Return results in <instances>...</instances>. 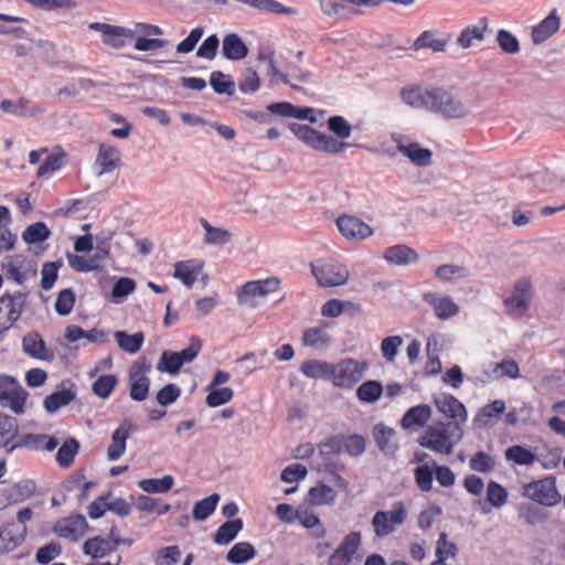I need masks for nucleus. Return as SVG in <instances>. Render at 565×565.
<instances>
[{
    "label": "nucleus",
    "mask_w": 565,
    "mask_h": 565,
    "mask_svg": "<svg viewBox=\"0 0 565 565\" xmlns=\"http://www.w3.org/2000/svg\"><path fill=\"white\" fill-rule=\"evenodd\" d=\"M88 28L99 32L103 43L113 49H122L131 40H134V49L139 52L159 51L168 45V41L152 38L163 34V30L156 24L135 22L131 28H126L93 22Z\"/></svg>",
    "instance_id": "1"
},
{
    "label": "nucleus",
    "mask_w": 565,
    "mask_h": 565,
    "mask_svg": "<svg viewBox=\"0 0 565 565\" xmlns=\"http://www.w3.org/2000/svg\"><path fill=\"white\" fill-rule=\"evenodd\" d=\"M463 428L459 423H437L429 426L418 437V444L433 452L440 455L452 454L455 447L462 440Z\"/></svg>",
    "instance_id": "2"
},
{
    "label": "nucleus",
    "mask_w": 565,
    "mask_h": 565,
    "mask_svg": "<svg viewBox=\"0 0 565 565\" xmlns=\"http://www.w3.org/2000/svg\"><path fill=\"white\" fill-rule=\"evenodd\" d=\"M430 113L446 120H461L471 116L465 96L452 87L435 86Z\"/></svg>",
    "instance_id": "3"
},
{
    "label": "nucleus",
    "mask_w": 565,
    "mask_h": 565,
    "mask_svg": "<svg viewBox=\"0 0 565 565\" xmlns=\"http://www.w3.org/2000/svg\"><path fill=\"white\" fill-rule=\"evenodd\" d=\"M367 369L366 361L345 358L338 363H331L330 381L335 387L349 390L362 380Z\"/></svg>",
    "instance_id": "4"
},
{
    "label": "nucleus",
    "mask_w": 565,
    "mask_h": 565,
    "mask_svg": "<svg viewBox=\"0 0 565 565\" xmlns=\"http://www.w3.org/2000/svg\"><path fill=\"white\" fill-rule=\"evenodd\" d=\"M407 519V510L403 501H396L390 511H376L371 524L377 537H385L394 533Z\"/></svg>",
    "instance_id": "5"
},
{
    "label": "nucleus",
    "mask_w": 565,
    "mask_h": 565,
    "mask_svg": "<svg viewBox=\"0 0 565 565\" xmlns=\"http://www.w3.org/2000/svg\"><path fill=\"white\" fill-rule=\"evenodd\" d=\"M291 130L301 141L317 151L334 154L341 152L347 146L345 142L338 141L309 126L294 125Z\"/></svg>",
    "instance_id": "6"
},
{
    "label": "nucleus",
    "mask_w": 565,
    "mask_h": 565,
    "mask_svg": "<svg viewBox=\"0 0 565 565\" xmlns=\"http://www.w3.org/2000/svg\"><path fill=\"white\" fill-rule=\"evenodd\" d=\"M311 273L318 285L324 288L343 286L350 279L349 268L335 262H317L311 265Z\"/></svg>",
    "instance_id": "7"
},
{
    "label": "nucleus",
    "mask_w": 565,
    "mask_h": 565,
    "mask_svg": "<svg viewBox=\"0 0 565 565\" xmlns=\"http://www.w3.org/2000/svg\"><path fill=\"white\" fill-rule=\"evenodd\" d=\"M28 392L12 376H0V404L14 414H23Z\"/></svg>",
    "instance_id": "8"
},
{
    "label": "nucleus",
    "mask_w": 565,
    "mask_h": 565,
    "mask_svg": "<svg viewBox=\"0 0 565 565\" xmlns=\"http://www.w3.org/2000/svg\"><path fill=\"white\" fill-rule=\"evenodd\" d=\"M522 494L546 507H553L561 500L555 481L552 478H545L524 484Z\"/></svg>",
    "instance_id": "9"
},
{
    "label": "nucleus",
    "mask_w": 565,
    "mask_h": 565,
    "mask_svg": "<svg viewBox=\"0 0 565 565\" xmlns=\"http://www.w3.org/2000/svg\"><path fill=\"white\" fill-rule=\"evenodd\" d=\"M435 86L407 85L399 90L401 102L415 110H431Z\"/></svg>",
    "instance_id": "10"
},
{
    "label": "nucleus",
    "mask_w": 565,
    "mask_h": 565,
    "mask_svg": "<svg viewBox=\"0 0 565 565\" xmlns=\"http://www.w3.org/2000/svg\"><path fill=\"white\" fill-rule=\"evenodd\" d=\"M25 299V295L21 292L0 297V333L9 330L20 319Z\"/></svg>",
    "instance_id": "11"
},
{
    "label": "nucleus",
    "mask_w": 565,
    "mask_h": 565,
    "mask_svg": "<svg viewBox=\"0 0 565 565\" xmlns=\"http://www.w3.org/2000/svg\"><path fill=\"white\" fill-rule=\"evenodd\" d=\"M396 150L418 168H427L433 164V151L423 147L419 142L405 139L401 136L393 138Z\"/></svg>",
    "instance_id": "12"
},
{
    "label": "nucleus",
    "mask_w": 565,
    "mask_h": 565,
    "mask_svg": "<svg viewBox=\"0 0 565 565\" xmlns=\"http://www.w3.org/2000/svg\"><path fill=\"white\" fill-rule=\"evenodd\" d=\"M532 298V285L529 279H520L510 296L504 299V305L510 315L522 316L530 307Z\"/></svg>",
    "instance_id": "13"
},
{
    "label": "nucleus",
    "mask_w": 565,
    "mask_h": 565,
    "mask_svg": "<svg viewBox=\"0 0 565 565\" xmlns=\"http://www.w3.org/2000/svg\"><path fill=\"white\" fill-rule=\"evenodd\" d=\"M423 300L431 308L435 317L439 320H449L460 311V306L448 295L427 291L423 294Z\"/></svg>",
    "instance_id": "14"
},
{
    "label": "nucleus",
    "mask_w": 565,
    "mask_h": 565,
    "mask_svg": "<svg viewBox=\"0 0 565 565\" xmlns=\"http://www.w3.org/2000/svg\"><path fill=\"white\" fill-rule=\"evenodd\" d=\"M149 369L150 366L145 361L135 362L130 367L129 395L134 401L141 402L148 397L150 380L147 377L146 373L149 371Z\"/></svg>",
    "instance_id": "15"
},
{
    "label": "nucleus",
    "mask_w": 565,
    "mask_h": 565,
    "mask_svg": "<svg viewBox=\"0 0 565 565\" xmlns=\"http://www.w3.org/2000/svg\"><path fill=\"white\" fill-rule=\"evenodd\" d=\"M337 226L339 232L347 239H364L373 235V228L361 218L343 214L338 217Z\"/></svg>",
    "instance_id": "16"
},
{
    "label": "nucleus",
    "mask_w": 565,
    "mask_h": 565,
    "mask_svg": "<svg viewBox=\"0 0 565 565\" xmlns=\"http://www.w3.org/2000/svg\"><path fill=\"white\" fill-rule=\"evenodd\" d=\"M437 409L446 417L452 419L451 423H459V426L467 420V411L465 405L455 396L441 393L434 398Z\"/></svg>",
    "instance_id": "17"
},
{
    "label": "nucleus",
    "mask_w": 565,
    "mask_h": 565,
    "mask_svg": "<svg viewBox=\"0 0 565 565\" xmlns=\"http://www.w3.org/2000/svg\"><path fill=\"white\" fill-rule=\"evenodd\" d=\"M279 287L280 279L277 277L248 281L243 286L238 300L241 303H245L246 298H264L277 291Z\"/></svg>",
    "instance_id": "18"
},
{
    "label": "nucleus",
    "mask_w": 565,
    "mask_h": 565,
    "mask_svg": "<svg viewBox=\"0 0 565 565\" xmlns=\"http://www.w3.org/2000/svg\"><path fill=\"white\" fill-rule=\"evenodd\" d=\"M22 348L25 354L42 361H52L53 352L47 349L45 341L38 332H30L22 339Z\"/></svg>",
    "instance_id": "19"
},
{
    "label": "nucleus",
    "mask_w": 565,
    "mask_h": 565,
    "mask_svg": "<svg viewBox=\"0 0 565 565\" xmlns=\"http://www.w3.org/2000/svg\"><path fill=\"white\" fill-rule=\"evenodd\" d=\"M135 429L129 420H124L111 435V443L107 448V457L115 461L119 459L126 451V441L131 431Z\"/></svg>",
    "instance_id": "20"
},
{
    "label": "nucleus",
    "mask_w": 565,
    "mask_h": 565,
    "mask_svg": "<svg viewBox=\"0 0 565 565\" xmlns=\"http://www.w3.org/2000/svg\"><path fill=\"white\" fill-rule=\"evenodd\" d=\"M120 153L119 150L109 143H100L96 157V166L98 167V174H107L115 171L119 167Z\"/></svg>",
    "instance_id": "21"
},
{
    "label": "nucleus",
    "mask_w": 565,
    "mask_h": 565,
    "mask_svg": "<svg viewBox=\"0 0 565 565\" xmlns=\"http://www.w3.org/2000/svg\"><path fill=\"white\" fill-rule=\"evenodd\" d=\"M561 26V19L556 11L553 10L544 20L534 25L531 31V40L539 45L554 35Z\"/></svg>",
    "instance_id": "22"
},
{
    "label": "nucleus",
    "mask_w": 565,
    "mask_h": 565,
    "mask_svg": "<svg viewBox=\"0 0 565 565\" xmlns=\"http://www.w3.org/2000/svg\"><path fill=\"white\" fill-rule=\"evenodd\" d=\"M87 521L83 515H74L58 521L54 526V532L65 539L77 540L85 533Z\"/></svg>",
    "instance_id": "23"
},
{
    "label": "nucleus",
    "mask_w": 565,
    "mask_h": 565,
    "mask_svg": "<svg viewBox=\"0 0 565 565\" xmlns=\"http://www.w3.org/2000/svg\"><path fill=\"white\" fill-rule=\"evenodd\" d=\"M489 28L487 18L479 19L475 25L466 26L457 36L456 43L463 50L472 46L473 42H483Z\"/></svg>",
    "instance_id": "24"
},
{
    "label": "nucleus",
    "mask_w": 565,
    "mask_h": 565,
    "mask_svg": "<svg viewBox=\"0 0 565 565\" xmlns=\"http://www.w3.org/2000/svg\"><path fill=\"white\" fill-rule=\"evenodd\" d=\"M19 426L15 418L0 413V449H6L7 454L15 450L13 445L17 443Z\"/></svg>",
    "instance_id": "25"
},
{
    "label": "nucleus",
    "mask_w": 565,
    "mask_h": 565,
    "mask_svg": "<svg viewBox=\"0 0 565 565\" xmlns=\"http://www.w3.org/2000/svg\"><path fill=\"white\" fill-rule=\"evenodd\" d=\"M58 445V441L54 437H50L45 434H25L22 436L18 435L17 443L13 448H30L33 450L44 449L47 451L54 450Z\"/></svg>",
    "instance_id": "26"
},
{
    "label": "nucleus",
    "mask_w": 565,
    "mask_h": 565,
    "mask_svg": "<svg viewBox=\"0 0 565 565\" xmlns=\"http://www.w3.org/2000/svg\"><path fill=\"white\" fill-rule=\"evenodd\" d=\"M384 259L396 266H407L419 260L417 252L407 245H394L385 249Z\"/></svg>",
    "instance_id": "27"
},
{
    "label": "nucleus",
    "mask_w": 565,
    "mask_h": 565,
    "mask_svg": "<svg viewBox=\"0 0 565 565\" xmlns=\"http://www.w3.org/2000/svg\"><path fill=\"white\" fill-rule=\"evenodd\" d=\"M0 108L4 113L14 114L21 117H36L44 114V108L32 104L26 98H20L18 100L3 99L0 103Z\"/></svg>",
    "instance_id": "28"
},
{
    "label": "nucleus",
    "mask_w": 565,
    "mask_h": 565,
    "mask_svg": "<svg viewBox=\"0 0 565 565\" xmlns=\"http://www.w3.org/2000/svg\"><path fill=\"white\" fill-rule=\"evenodd\" d=\"M26 527L18 529L15 524H7L0 529V554L10 553L24 540Z\"/></svg>",
    "instance_id": "29"
},
{
    "label": "nucleus",
    "mask_w": 565,
    "mask_h": 565,
    "mask_svg": "<svg viewBox=\"0 0 565 565\" xmlns=\"http://www.w3.org/2000/svg\"><path fill=\"white\" fill-rule=\"evenodd\" d=\"M488 369L489 371L486 372L484 376L482 377L483 382L490 380H500L503 377L515 380L520 376L519 365L512 359L503 360L500 363H489Z\"/></svg>",
    "instance_id": "30"
},
{
    "label": "nucleus",
    "mask_w": 565,
    "mask_h": 565,
    "mask_svg": "<svg viewBox=\"0 0 565 565\" xmlns=\"http://www.w3.org/2000/svg\"><path fill=\"white\" fill-rule=\"evenodd\" d=\"M115 551V544L111 541L110 534L105 537L96 535L87 540L83 545L84 554L93 558H103Z\"/></svg>",
    "instance_id": "31"
},
{
    "label": "nucleus",
    "mask_w": 565,
    "mask_h": 565,
    "mask_svg": "<svg viewBox=\"0 0 565 565\" xmlns=\"http://www.w3.org/2000/svg\"><path fill=\"white\" fill-rule=\"evenodd\" d=\"M322 13L329 18L345 19L355 15V7L350 0H320Z\"/></svg>",
    "instance_id": "32"
},
{
    "label": "nucleus",
    "mask_w": 565,
    "mask_h": 565,
    "mask_svg": "<svg viewBox=\"0 0 565 565\" xmlns=\"http://www.w3.org/2000/svg\"><path fill=\"white\" fill-rule=\"evenodd\" d=\"M433 409L429 405L422 404L407 409L401 420L404 429L415 426L423 427L431 418Z\"/></svg>",
    "instance_id": "33"
},
{
    "label": "nucleus",
    "mask_w": 565,
    "mask_h": 565,
    "mask_svg": "<svg viewBox=\"0 0 565 565\" xmlns=\"http://www.w3.org/2000/svg\"><path fill=\"white\" fill-rule=\"evenodd\" d=\"M435 277L443 282L468 279L470 269L462 264H441L434 270Z\"/></svg>",
    "instance_id": "34"
},
{
    "label": "nucleus",
    "mask_w": 565,
    "mask_h": 565,
    "mask_svg": "<svg viewBox=\"0 0 565 565\" xmlns=\"http://www.w3.org/2000/svg\"><path fill=\"white\" fill-rule=\"evenodd\" d=\"M331 343V337L326 327L307 328L302 332V344L316 350H324Z\"/></svg>",
    "instance_id": "35"
},
{
    "label": "nucleus",
    "mask_w": 565,
    "mask_h": 565,
    "mask_svg": "<svg viewBox=\"0 0 565 565\" xmlns=\"http://www.w3.org/2000/svg\"><path fill=\"white\" fill-rule=\"evenodd\" d=\"M71 384L70 387L63 388L61 391L54 392L47 395L43 401V406L49 414H54L61 407L71 404L76 399V391Z\"/></svg>",
    "instance_id": "36"
},
{
    "label": "nucleus",
    "mask_w": 565,
    "mask_h": 565,
    "mask_svg": "<svg viewBox=\"0 0 565 565\" xmlns=\"http://www.w3.org/2000/svg\"><path fill=\"white\" fill-rule=\"evenodd\" d=\"M374 439L377 447L385 455H394L398 448L395 430L383 424H377L373 429Z\"/></svg>",
    "instance_id": "37"
},
{
    "label": "nucleus",
    "mask_w": 565,
    "mask_h": 565,
    "mask_svg": "<svg viewBox=\"0 0 565 565\" xmlns=\"http://www.w3.org/2000/svg\"><path fill=\"white\" fill-rule=\"evenodd\" d=\"M222 53L225 58L236 61L245 58L248 54V49L237 34L231 33L223 39Z\"/></svg>",
    "instance_id": "38"
},
{
    "label": "nucleus",
    "mask_w": 565,
    "mask_h": 565,
    "mask_svg": "<svg viewBox=\"0 0 565 565\" xmlns=\"http://www.w3.org/2000/svg\"><path fill=\"white\" fill-rule=\"evenodd\" d=\"M257 60L259 62H265L267 64V75L271 77L270 83L276 84L277 79L281 81L286 85H290L294 89H299L298 86L292 85L290 83L289 76L287 74L281 73L275 62V53L269 49H262L257 54Z\"/></svg>",
    "instance_id": "39"
},
{
    "label": "nucleus",
    "mask_w": 565,
    "mask_h": 565,
    "mask_svg": "<svg viewBox=\"0 0 565 565\" xmlns=\"http://www.w3.org/2000/svg\"><path fill=\"white\" fill-rule=\"evenodd\" d=\"M201 270L202 266L195 260L178 262L174 265L173 277L181 280L188 288H191Z\"/></svg>",
    "instance_id": "40"
},
{
    "label": "nucleus",
    "mask_w": 565,
    "mask_h": 565,
    "mask_svg": "<svg viewBox=\"0 0 565 565\" xmlns=\"http://www.w3.org/2000/svg\"><path fill=\"white\" fill-rule=\"evenodd\" d=\"M447 44V39L437 38L434 31L427 30L414 41L413 49L414 51L429 49L434 53H441L446 51Z\"/></svg>",
    "instance_id": "41"
},
{
    "label": "nucleus",
    "mask_w": 565,
    "mask_h": 565,
    "mask_svg": "<svg viewBox=\"0 0 565 565\" xmlns=\"http://www.w3.org/2000/svg\"><path fill=\"white\" fill-rule=\"evenodd\" d=\"M360 312L361 306L353 301L341 300V299H330L324 302L321 307V315L326 318H337L341 316L343 312Z\"/></svg>",
    "instance_id": "42"
},
{
    "label": "nucleus",
    "mask_w": 565,
    "mask_h": 565,
    "mask_svg": "<svg viewBox=\"0 0 565 565\" xmlns=\"http://www.w3.org/2000/svg\"><path fill=\"white\" fill-rule=\"evenodd\" d=\"M35 491V484L31 480H21L6 489L8 504L20 503L29 499Z\"/></svg>",
    "instance_id": "43"
},
{
    "label": "nucleus",
    "mask_w": 565,
    "mask_h": 565,
    "mask_svg": "<svg viewBox=\"0 0 565 565\" xmlns=\"http://www.w3.org/2000/svg\"><path fill=\"white\" fill-rule=\"evenodd\" d=\"M337 492L327 484H318L312 487L307 497V503L311 505H327L335 501Z\"/></svg>",
    "instance_id": "44"
},
{
    "label": "nucleus",
    "mask_w": 565,
    "mask_h": 565,
    "mask_svg": "<svg viewBox=\"0 0 565 565\" xmlns=\"http://www.w3.org/2000/svg\"><path fill=\"white\" fill-rule=\"evenodd\" d=\"M243 529V521L235 519L223 523L214 534L213 541L218 545L232 542Z\"/></svg>",
    "instance_id": "45"
},
{
    "label": "nucleus",
    "mask_w": 565,
    "mask_h": 565,
    "mask_svg": "<svg viewBox=\"0 0 565 565\" xmlns=\"http://www.w3.org/2000/svg\"><path fill=\"white\" fill-rule=\"evenodd\" d=\"M256 556V550L248 542L234 544L226 554V561L231 564H244Z\"/></svg>",
    "instance_id": "46"
},
{
    "label": "nucleus",
    "mask_w": 565,
    "mask_h": 565,
    "mask_svg": "<svg viewBox=\"0 0 565 565\" xmlns=\"http://www.w3.org/2000/svg\"><path fill=\"white\" fill-rule=\"evenodd\" d=\"M2 268L6 275L17 284L22 285L25 281V274L23 271L25 268V259L22 256L14 255L8 257L3 262Z\"/></svg>",
    "instance_id": "47"
},
{
    "label": "nucleus",
    "mask_w": 565,
    "mask_h": 565,
    "mask_svg": "<svg viewBox=\"0 0 565 565\" xmlns=\"http://www.w3.org/2000/svg\"><path fill=\"white\" fill-rule=\"evenodd\" d=\"M114 338L116 339L118 347L130 354L137 353L145 341L142 332L128 334L125 331H116L114 333Z\"/></svg>",
    "instance_id": "48"
},
{
    "label": "nucleus",
    "mask_w": 565,
    "mask_h": 565,
    "mask_svg": "<svg viewBox=\"0 0 565 565\" xmlns=\"http://www.w3.org/2000/svg\"><path fill=\"white\" fill-rule=\"evenodd\" d=\"M384 392L382 384L375 380H369L356 388V397L362 403H375Z\"/></svg>",
    "instance_id": "49"
},
{
    "label": "nucleus",
    "mask_w": 565,
    "mask_h": 565,
    "mask_svg": "<svg viewBox=\"0 0 565 565\" xmlns=\"http://www.w3.org/2000/svg\"><path fill=\"white\" fill-rule=\"evenodd\" d=\"M174 484V478L171 475L164 477L142 479L139 481V487L147 493H167Z\"/></svg>",
    "instance_id": "50"
},
{
    "label": "nucleus",
    "mask_w": 565,
    "mask_h": 565,
    "mask_svg": "<svg viewBox=\"0 0 565 565\" xmlns=\"http://www.w3.org/2000/svg\"><path fill=\"white\" fill-rule=\"evenodd\" d=\"M504 411L505 403L502 399H495L479 411L478 415L476 416V422L482 426L491 425L493 419H498Z\"/></svg>",
    "instance_id": "51"
},
{
    "label": "nucleus",
    "mask_w": 565,
    "mask_h": 565,
    "mask_svg": "<svg viewBox=\"0 0 565 565\" xmlns=\"http://www.w3.org/2000/svg\"><path fill=\"white\" fill-rule=\"evenodd\" d=\"M361 533L358 531H352L342 539L335 551L352 562L354 555L361 546Z\"/></svg>",
    "instance_id": "52"
},
{
    "label": "nucleus",
    "mask_w": 565,
    "mask_h": 565,
    "mask_svg": "<svg viewBox=\"0 0 565 565\" xmlns=\"http://www.w3.org/2000/svg\"><path fill=\"white\" fill-rule=\"evenodd\" d=\"M331 363L311 360L301 365V372L310 379L330 380Z\"/></svg>",
    "instance_id": "53"
},
{
    "label": "nucleus",
    "mask_w": 565,
    "mask_h": 565,
    "mask_svg": "<svg viewBox=\"0 0 565 565\" xmlns=\"http://www.w3.org/2000/svg\"><path fill=\"white\" fill-rule=\"evenodd\" d=\"M66 257L70 267L79 273L95 271L102 268V265L96 262L97 258L93 256L86 257L68 253Z\"/></svg>",
    "instance_id": "54"
},
{
    "label": "nucleus",
    "mask_w": 565,
    "mask_h": 565,
    "mask_svg": "<svg viewBox=\"0 0 565 565\" xmlns=\"http://www.w3.org/2000/svg\"><path fill=\"white\" fill-rule=\"evenodd\" d=\"M202 226L205 230V243L213 245H223L231 241L232 234L227 230L214 227L205 220H202Z\"/></svg>",
    "instance_id": "55"
},
{
    "label": "nucleus",
    "mask_w": 565,
    "mask_h": 565,
    "mask_svg": "<svg viewBox=\"0 0 565 565\" xmlns=\"http://www.w3.org/2000/svg\"><path fill=\"white\" fill-rule=\"evenodd\" d=\"M504 455L508 461L519 466H531L535 461V455L522 446H511Z\"/></svg>",
    "instance_id": "56"
},
{
    "label": "nucleus",
    "mask_w": 565,
    "mask_h": 565,
    "mask_svg": "<svg viewBox=\"0 0 565 565\" xmlns=\"http://www.w3.org/2000/svg\"><path fill=\"white\" fill-rule=\"evenodd\" d=\"M210 84L215 93L233 95L235 90V83L231 75H226L222 72H212L210 77Z\"/></svg>",
    "instance_id": "57"
},
{
    "label": "nucleus",
    "mask_w": 565,
    "mask_h": 565,
    "mask_svg": "<svg viewBox=\"0 0 565 565\" xmlns=\"http://www.w3.org/2000/svg\"><path fill=\"white\" fill-rule=\"evenodd\" d=\"M78 449H79V444L76 439H74V438L67 439L61 446V448L57 450L56 461L58 462V465L61 467H64V468L70 467L73 463L74 458H75L76 454L78 452Z\"/></svg>",
    "instance_id": "58"
},
{
    "label": "nucleus",
    "mask_w": 565,
    "mask_h": 565,
    "mask_svg": "<svg viewBox=\"0 0 565 565\" xmlns=\"http://www.w3.org/2000/svg\"><path fill=\"white\" fill-rule=\"evenodd\" d=\"M218 500L220 495L217 493H213L196 502L193 508V518L198 521L207 519L214 512Z\"/></svg>",
    "instance_id": "59"
},
{
    "label": "nucleus",
    "mask_w": 565,
    "mask_h": 565,
    "mask_svg": "<svg viewBox=\"0 0 565 565\" xmlns=\"http://www.w3.org/2000/svg\"><path fill=\"white\" fill-rule=\"evenodd\" d=\"M179 355L173 351H163L157 364V370L161 373L177 374L181 370Z\"/></svg>",
    "instance_id": "60"
},
{
    "label": "nucleus",
    "mask_w": 565,
    "mask_h": 565,
    "mask_svg": "<svg viewBox=\"0 0 565 565\" xmlns=\"http://www.w3.org/2000/svg\"><path fill=\"white\" fill-rule=\"evenodd\" d=\"M296 519L299 521V523L306 527L313 530V534L316 537H322L326 534V530L321 524L320 519L317 514L309 511H297L296 512Z\"/></svg>",
    "instance_id": "61"
},
{
    "label": "nucleus",
    "mask_w": 565,
    "mask_h": 565,
    "mask_svg": "<svg viewBox=\"0 0 565 565\" xmlns=\"http://www.w3.org/2000/svg\"><path fill=\"white\" fill-rule=\"evenodd\" d=\"M206 391L209 392V394L205 398V403L209 407L222 406L228 403L234 396V392L231 387L218 388L217 386L215 388H209L207 386Z\"/></svg>",
    "instance_id": "62"
},
{
    "label": "nucleus",
    "mask_w": 565,
    "mask_h": 565,
    "mask_svg": "<svg viewBox=\"0 0 565 565\" xmlns=\"http://www.w3.org/2000/svg\"><path fill=\"white\" fill-rule=\"evenodd\" d=\"M495 41L499 47L507 54H518L521 50L516 36L505 29L498 31Z\"/></svg>",
    "instance_id": "63"
},
{
    "label": "nucleus",
    "mask_w": 565,
    "mask_h": 565,
    "mask_svg": "<svg viewBox=\"0 0 565 565\" xmlns=\"http://www.w3.org/2000/svg\"><path fill=\"white\" fill-rule=\"evenodd\" d=\"M50 235L51 232L47 226L43 222H36L24 230L22 237L26 243L32 244L43 242L47 239Z\"/></svg>",
    "instance_id": "64"
}]
</instances>
